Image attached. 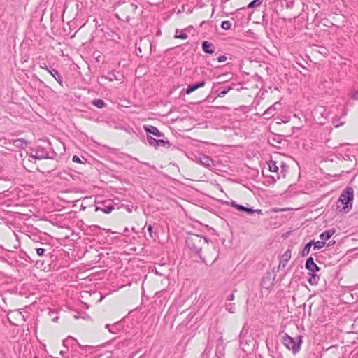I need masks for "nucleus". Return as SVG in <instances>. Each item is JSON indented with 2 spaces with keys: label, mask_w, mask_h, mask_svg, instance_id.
Masks as SVG:
<instances>
[{
  "label": "nucleus",
  "mask_w": 358,
  "mask_h": 358,
  "mask_svg": "<svg viewBox=\"0 0 358 358\" xmlns=\"http://www.w3.org/2000/svg\"><path fill=\"white\" fill-rule=\"evenodd\" d=\"M354 199V190L352 187H346L341 193L337 203V209L341 212L348 213L352 207Z\"/></svg>",
  "instance_id": "f03ea898"
},
{
  "label": "nucleus",
  "mask_w": 358,
  "mask_h": 358,
  "mask_svg": "<svg viewBox=\"0 0 358 358\" xmlns=\"http://www.w3.org/2000/svg\"><path fill=\"white\" fill-rule=\"evenodd\" d=\"M239 344L245 352L253 351L257 345L255 339L253 337L252 331L244 326L239 334Z\"/></svg>",
  "instance_id": "f257e3e1"
},
{
  "label": "nucleus",
  "mask_w": 358,
  "mask_h": 358,
  "mask_svg": "<svg viewBox=\"0 0 358 358\" xmlns=\"http://www.w3.org/2000/svg\"><path fill=\"white\" fill-rule=\"evenodd\" d=\"M13 145L18 148H24L28 145V141L24 138H17L13 141Z\"/></svg>",
  "instance_id": "2eb2a0df"
},
{
  "label": "nucleus",
  "mask_w": 358,
  "mask_h": 358,
  "mask_svg": "<svg viewBox=\"0 0 358 358\" xmlns=\"http://www.w3.org/2000/svg\"><path fill=\"white\" fill-rule=\"evenodd\" d=\"M34 358H36V357H34Z\"/></svg>",
  "instance_id": "864d4df0"
},
{
  "label": "nucleus",
  "mask_w": 358,
  "mask_h": 358,
  "mask_svg": "<svg viewBox=\"0 0 358 358\" xmlns=\"http://www.w3.org/2000/svg\"><path fill=\"white\" fill-rule=\"evenodd\" d=\"M68 340H69V339L67 338V339H65V340L63 341V345H64V346H66V345H67V342H68Z\"/></svg>",
  "instance_id": "49530a36"
},
{
  "label": "nucleus",
  "mask_w": 358,
  "mask_h": 358,
  "mask_svg": "<svg viewBox=\"0 0 358 358\" xmlns=\"http://www.w3.org/2000/svg\"><path fill=\"white\" fill-rule=\"evenodd\" d=\"M57 156V153L52 152V155H50L45 148L42 146H37L36 148H32L29 157L34 159H53Z\"/></svg>",
  "instance_id": "7ed1b4c3"
},
{
  "label": "nucleus",
  "mask_w": 358,
  "mask_h": 358,
  "mask_svg": "<svg viewBox=\"0 0 358 358\" xmlns=\"http://www.w3.org/2000/svg\"><path fill=\"white\" fill-rule=\"evenodd\" d=\"M48 71L61 86H63L62 76L57 70L51 68L50 69H48Z\"/></svg>",
  "instance_id": "ddd939ff"
},
{
  "label": "nucleus",
  "mask_w": 358,
  "mask_h": 358,
  "mask_svg": "<svg viewBox=\"0 0 358 358\" xmlns=\"http://www.w3.org/2000/svg\"><path fill=\"white\" fill-rule=\"evenodd\" d=\"M146 139H147L148 144L150 146H152L155 148L157 139H155L154 137L151 136L150 135H147Z\"/></svg>",
  "instance_id": "b1692460"
},
{
  "label": "nucleus",
  "mask_w": 358,
  "mask_h": 358,
  "mask_svg": "<svg viewBox=\"0 0 358 358\" xmlns=\"http://www.w3.org/2000/svg\"><path fill=\"white\" fill-rule=\"evenodd\" d=\"M205 243H208L207 239L196 234H189L186 238L187 246H196V244L203 245Z\"/></svg>",
  "instance_id": "20e7f679"
},
{
  "label": "nucleus",
  "mask_w": 358,
  "mask_h": 358,
  "mask_svg": "<svg viewBox=\"0 0 358 358\" xmlns=\"http://www.w3.org/2000/svg\"><path fill=\"white\" fill-rule=\"evenodd\" d=\"M283 344L289 349L292 350L294 353L299 352L300 349V343L294 341V338L285 334L282 338Z\"/></svg>",
  "instance_id": "39448f33"
},
{
  "label": "nucleus",
  "mask_w": 358,
  "mask_h": 358,
  "mask_svg": "<svg viewBox=\"0 0 358 358\" xmlns=\"http://www.w3.org/2000/svg\"><path fill=\"white\" fill-rule=\"evenodd\" d=\"M234 298H235L234 294L231 293L227 296V300L229 301H232L233 300H234Z\"/></svg>",
  "instance_id": "4c0bfd02"
},
{
  "label": "nucleus",
  "mask_w": 358,
  "mask_h": 358,
  "mask_svg": "<svg viewBox=\"0 0 358 358\" xmlns=\"http://www.w3.org/2000/svg\"><path fill=\"white\" fill-rule=\"evenodd\" d=\"M114 209V206L110 200H106L96 206L95 211H102L104 213H110Z\"/></svg>",
  "instance_id": "423d86ee"
},
{
  "label": "nucleus",
  "mask_w": 358,
  "mask_h": 358,
  "mask_svg": "<svg viewBox=\"0 0 358 358\" xmlns=\"http://www.w3.org/2000/svg\"><path fill=\"white\" fill-rule=\"evenodd\" d=\"M231 90V87L230 86H224L222 90H220L217 94V97L222 98L224 97L230 90Z\"/></svg>",
  "instance_id": "412c9836"
},
{
  "label": "nucleus",
  "mask_w": 358,
  "mask_h": 358,
  "mask_svg": "<svg viewBox=\"0 0 358 358\" xmlns=\"http://www.w3.org/2000/svg\"><path fill=\"white\" fill-rule=\"evenodd\" d=\"M171 145V144L169 141H165L164 139H157L155 148L157 149L159 147L162 146H167V148H169Z\"/></svg>",
  "instance_id": "6ab92c4d"
},
{
  "label": "nucleus",
  "mask_w": 358,
  "mask_h": 358,
  "mask_svg": "<svg viewBox=\"0 0 358 358\" xmlns=\"http://www.w3.org/2000/svg\"><path fill=\"white\" fill-rule=\"evenodd\" d=\"M215 358H222V357H215Z\"/></svg>",
  "instance_id": "603ef678"
},
{
  "label": "nucleus",
  "mask_w": 358,
  "mask_h": 358,
  "mask_svg": "<svg viewBox=\"0 0 358 358\" xmlns=\"http://www.w3.org/2000/svg\"><path fill=\"white\" fill-rule=\"evenodd\" d=\"M324 245H325V243L322 240L317 241L316 242L315 241V243H314V246H324Z\"/></svg>",
  "instance_id": "473e14b6"
},
{
  "label": "nucleus",
  "mask_w": 358,
  "mask_h": 358,
  "mask_svg": "<svg viewBox=\"0 0 358 358\" xmlns=\"http://www.w3.org/2000/svg\"><path fill=\"white\" fill-rule=\"evenodd\" d=\"M255 213H257L258 214H262V210L260 209L254 210Z\"/></svg>",
  "instance_id": "37998d69"
},
{
  "label": "nucleus",
  "mask_w": 358,
  "mask_h": 358,
  "mask_svg": "<svg viewBox=\"0 0 358 358\" xmlns=\"http://www.w3.org/2000/svg\"><path fill=\"white\" fill-rule=\"evenodd\" d=\"M334 122H336V121L334 120ZM336 122L338 123L337 124H336V127H338L340 125H343L344 124V122H339V121H336Z\"/></svg>",
  "instance_id": "a18cd8bd"
},
{
  "label": "nucleus",
  "mask_w": 358,
  "mask_h": 358,
  "mask_svg": "<svg viewBox=\"0 0 358 358\" xmlns=\"http://www.w3.org/2000/svg\"><path fill=\"white\" fill-rule=\"evenodd\" d=\"M224 307H225V310L229 312V313H234L236 312V306H235V303H231V302H229V303H226L224 304Z\"/></svg>",
  "instance_id": "a211bd4d"
},
{
  "label": "nucleus",
  "mask_w": 358,
  "mask_h": 358,
  "mask_svg": "<svg viewBox=\"0 0 358 358\" xmlns=\"http://www.w3.org/2000/svg\"><path fill=\"white\" fill-rule=\"evenodd\" d=\"M289 232H287V233L283 235V236H284V237H287V236H289Z\"/></svg>",
  "instance_id": "09e8293b"
},
{
  "label": "nucleus",
  "mask_w": 358,
  "mask_h": 358,
  "mask_svg": "<svg viewBox=\"0 0 358 358\" xmlns=\"http://www.w3.org/2000/svg\"><path fill=\"white\" fill-rule=\"evenodd\" d=\"M350 96L354 100H358V92H357V91L352 92Z\"/></svg>",
  "instance_id": "7c9ffc66"
},
{
  "label": "nucleus",
  "mask_w": 358,
  "mask_h": 358,
  "mask_svg": "<svg viewBox=\"0 0 358 358\" xmlns=\"http://www.w3.org/2000/svg\"><path fill=\"white\" fill-rule=\"evenodd\" d=\"M272 141L273 143H276L277 144H280L282 142V136L277 135L272 138Z\"/></svg>",
  "instance_id": "c85d7f7f"
},
{
  "label": "nucleus",
  "mask_w": 358,
  "mask_h": 358,
  "mask_svg": "<svg viewBox=\"0 0 358 358\" xmlns=\"http://www.w3.org/2000/svg\"><path fill=\"white\" fill-rule=\"evenodd\" d=\"M127 9H134V5L132 3L129 2L124 5Z\"/></svg>",
  "instance_id": "e433bc0d"
},
{
  "label": "nucleus",
  "mask_w": 358,
  "mask_h": 358,
  "mask_svg": "<svg viewBox=\"0 0 358 358\" xmlns=\"http://www.w3.org/2000/svg\"><path fill=\"white\" fill-rule=\"evenodd\" d=\"M147 229H148V231L149 232L150 236L152 237V226L151 224H149L148 226Z\"/></svg>",
  "instance_id": "58836bf2"
},
{
  "label": "nucleus",
  "mask_w": 358,
  "mask_h": 358,
  "mask_svg": "<svg viewBox=\"0 0 358 358\" xmlns=\"http://www.w3.org/2000/svg\"><path fill=\"white\" fill-rule=\"evenodd\" d=\"M318 280L319 278L317 275H312L308 281L310 285H316L317 284Z\"/></svg>",
  "instance_id": "cd10ccee"
},
{
  "label": "nucleus",
  "mask_w": 358,
  "mask_h": 358,
  "mask_svg": "<svg viewBox=\"0 0 358 358\" xmlns=\"http://www.w3.org/2000/svg\"><path fill=\"white\" fill-rule=\"evenodd\" d=\"M310 248H304L303 250L302 251V255L304 256L306 255H308L309 253Z\"/></svg>",
  "instance_id": "ea45409f"
},
{
  "label": "nucleus",
  "mask_w": 358,
  "mask_h": 358,
  "mask_svg": "<svg viewBox=\"0 0 358 358\" xmlns=\"http://www.w3.org/2000/svg\"><path fill=\"white\" fill-rule=\"evenodd\" d=\"M236 209L241 212H245L248 214H252L255 213L254 209L251 208H248L242 205H239V206H236Z\"/></svg>",
  "instance_id": "f3484780"
},
{
  "label": "nucleus",
  "mask_w": 358,
  "mask_h": 358,
  "mask_svg": "<svg viewBox=\"0 0 358 358\" xmlns=\"http://www.w3.org/2000/svg\"><path fill=\"white\" fill-rule=\"evenodd\" d=\"M44 251H45V250L43 248H38L36 249L37 254L39 256H42L44 253Z\"/></svg>",
  "instance_id": "72a5a7b5"
},
{
  "label": "nucleus",
  "mask_w": 358,
  "mask_h": 358,
  "mask_svg": "<svg viewBox=\"0 0 358 358\" xmlns=\"http://www.w3.org/2000/svg\"><path fill=\"white\" fill-rule=\"evenodd\" d=\"M274 276L271 273H266L262 278V285L266 289H269L273 284Z\"/></svg>",
  "instance_id": "0eeeda50"
},
{
  "label": "nucleus",
  "mask_w": 358,
  "mask_h": 358,
  "mask_svg": "<svg viewBox=\"0 0 358 358\" xmlns=\"http://www.w3.org/2000/svg\"><path fill=\"white\" fill-rule=\"evenodd\" d=\"M227 60V57L224 55H220L217 57V61L219 62H224Z\"/></svg>",
  "instance_id": "f704fd0d"
},
{
  "label": "nucleus",
  "mask_w": 358,
  "mask_h": 358,
  "mask_svg": "<svg viewBox=\"0 0 358 358\" xmlns=\"http://www.w3.org/2000/svg\"><path fill=\"white\" fill-rule=\"evenodd\" d=\"M143 129L147 134H152L156 137H164V133L161 132L156 127L152 125H144Z\"/></svg>",
  "instance_id": "6e6552de"
},
{
  "label": "nucleus",
  "mask_w": 358,
  "mask_h": 358,
  "mask_svg": "<svg viewBox=\"0 0 358 358\" xmlns=\"http://www.w3.org/2000/svg\"><path fill=\"white\" fill-rule=\"evenodd\" d=\"M201 48L203 51L206 54L212 55L215 51V46L208 41L202 42Z\"/></svg>",
  "instance_id": "1a4fd4ad"
},
{
  "label": "nucleus",
  "mask_w": 358,
  "mask_h": 358,
  "mask_svg": "<svg viewBox=\"0 0 358 358\" xmlns=\"http://www.w3.org/2000/svg\"><path fill=\"white\" fill-rule=\"evenodd\" d=\"M206 85L205 80H201L192 85H188L187 88L185 90V94H189L194 91L196 90L200 87H204Z\"/></svg>",
  "instance_id": "9b49d317"
},
{
  "label": "nucleus",
  "mask_w": 358,
  "mask_h": 358,
  "mask_svg": "<svg viewBox=\"0 0 358 358\" xmlns=\"http://www.w3.org/2000/svg\"><path fill=\"white\" fill-rule=\"evenodd\" d=\"M59 353H60L61 355H64V352L63 350H61Z\"/></svg>",
  "instance_id": "8fccbe9b"
},
{
  "label": "nucleus",
  "mask_w": 358,
  "mask_h": 358,
  "mask_svg": "<svg viewBox=\"0 0 358 358\" xmlns=\"http://www.w3.org/2000/svg\"><path fill=\"white\" fill-rule=\"evenodd\" d=\"M315 241H310L308 243H306L304 246H314Z\"/></svg>",
  "instance_id": "a19ab883"
},
{
  "label": "nucleus",
  "mask_w": 358,
  "mask_h": 358,
  "mask_svg": "<svg viewBox=\"0 0 358 358\" xmlns=\"http://www.w3.org/2000/svg\"><path fill=\"white\" fill-rule=\"evenodd\" d=\"M264 0H253L249 4H248L246 8H254L261 6Z\"/></svg>",
  "instance_id": "aec40b11"
},
{
  "label": "nucleus",
  "mask_w": 358,
  "mask_h": 358,
  "mask_svg": "<svg viewBox=\"0 0 358 358\" xmlns=\"http://www.w3.org/2000/svg\"><path fill=\"white\" fill-rule=\"evenodd\" d=\"M231 27V23L230 21L226 20L222 21L221 23V28L224 30H229Z\"/></svg>",
  "instance_id": "a878e982"
},
{
  "label": "nucleus",
  "mask_w": 358,
  "mask_h": 358,
  "mask_svg": "<svg viewBox=\"0 0 358 358\" xmlns=\"http://www.w3.org/2000/svg\"><path fill=\"white\" fill-rule=\"evenodd\" d=\"M199 162L203 166L208 168L214 166L213 160L210 157L205 155H202L199 157Z\"/></svg>",
  "instance_id": "f8f14e48"
},
{
  "label": "nucleus",
  "mask_w": 358,
  "mask_h": 358,
  "mask_svg": "<svg viewBox=\"0 0 358 358\" xmlns=\"http://www.w3.org/2000/svg\"><path fill=\"white\" fill-rule=\"evenodd\" d=\"M106 78L109 80L110 81L113 80H120V79L117 77L116 74L114 71H110L108 73V75L106 76Z\"/></svg>",
  "instance_id": "393cba45"
},
{
  "label": "nucleus",
  "mask_w": 358,
  "mask_h": 358,
  "mask_svg": "<svg viewBox=\"0 0 358 358\" xmlns=\"http://www.w3.org/2000/svg\"><path fill=\"white\" fill-rule=\"evenodd\" d=\"M106 328H108V329H109V324H107V325L106 326Z\"/></svg>",
  "instance_id": "3c124183"
},
{
  "label": "nucleus",
  "mask_w": 358,
  "mask_h": 358,
  "mask_svg": "<svg viewBox=\"0 0 358 358\" xmlns=\"http://www.w3.org/2000/svg\"><path fill=\"white\" fill-rule=\"evenodd\" d=\"M92 104L98 108H103L106 103L102 99H95L92 101Z\"/></svg>",
  "instance_id": "4be33fe9"
},
{
  "label": "nucleus",
  "mask_w": 358,
  "mask_h": 358,
  "mask_svg": "<svg viewBox=\"0 0 358 358\" xmlns=\"http://www.w3.org/2000/svg\"><path fill=\"white\" fill-rule=\"evenodd\" d=\"M72 161L76 163H83L79 157L77 155L73 156Z\"/></svg>",
  "instance_id": "2f4dec72"
},
{
  "label": "nucleus",
  "mask_w": 358,
  "mask_h": 358,
  "mask_svg": "<svg viewBox=\"0 0 358 358\" xmlns=\"http://www.w3.org/2000/svg\"><path fill=\"white\" fill-rule=\"evenodd\" d=\"M39 66L41 69H45L47 71H48V69H50L52 68V67H50V68L48 67V66L46 65V64L45 62L41 63L39 64Z\"/></svg>",
  "instance_id": "c9c22d12"
},
{
  "label": "nucleus",
  "mask_w": 358,
  "mask_h": 358,
  "mask_svg": "<svg viewBox=\"0 0 358 358\" xmlns=\"http://www.w3.org/2000/svg\"><path fill=\"white\" fill-rule=\"evenodd\" d=\"M347 115V110H344L343 113V116H345Z\"/></svg>",
  "instance_id": "de8ad7c7"
},
{
  "label": "nucleus",
  "mask_w": 358,
  "mask_h": 358,
  "mask_svg": "<svg viewBox=\"0 0 358 358\" xmlns=\"http://www.w3.org/2000/svg\"><path fill=\"white\" fill-rule=\"evenodd\" d=\"M306 267L308 270L315 272L319 270L318 266L315 264L313 259L309 257L306 262Z\"/></svg>",
  "instance_id": "4468645a"
},
{
  "label": "nucleus",
  "mask_w": 358,
  "mask_h": 358,
  "mask_svg": "<svg viewBox=\"0 0 358 358\" xmlns=\"http://www.w3.org/2000/svg\"><path fill=\"white\" fill-rule=\"evenodd\" d=\"M275 106L273 105L271 106V107H269L265 112H264V115H271L273 116V112L275 111Z\"/></svg>",
  "instance_id": "bb28decb"
},
{
  "label": "nucleus",
  "mask_w": 358,
  "mask_h": 358,
  "mask_svg": "<svg viewBox=\"0 0 358 358\" xmlns=\"http://www.w3.org/2000/svg\"><path fill=\"white\" fill-rule=\"evenodd\" d=\"M292 252L289 250H287L284 255L281 257L280 263H279V269L285 268L287 262L291 258Z\"/></svg>",
  "instance_id": "9d476101"
},
{
  "label": "nucleus",
  "mask_w": 358,
  "mask_h": 358,
  "mask_svg": "<svg viewBox=\"0 0 358 358\" xmlns=\"http://www.w3.org/2000/svg\"><path fill=\"white\" fill-rule=\"evenodd\" d=\"M334 232H335L334 229L327 230L320 234V238L323 241H327L331 237V236L334 234Z\"/></svg>",
  "instance_id": "dca6fc26"
},
{
  "label": "nucleus",
  "mask_w": 358,
  "mask_h": 358,
  "mask_svg": "<svg viewBox=\"0 0 358 358\" xmlns=\"http://www.w3.org/2000/svg\"><path fill=\"white\" fill-rule=\"evenodd\" d=\"M175 38H180V39H186L187 38V34L185 33L184 31H181V33L179 35H176Z\"/></svg>",
  "instance_id": "c756f323"
},
{
  "label": "nucleus",
  "mask_w": 358,
  "mask_h": 358,
  "mask_svg": "<svg viewBox=\"0 0 358 358\" xmlns=\"http://www.w3.org/2000/svg\"><path fill=\"white\" fill-rule=\"evenodd\" d=\"M268 166L269 171L271 172H277L278 170V167L276 165V162L273 160H270L268 162Z\"/></svg>",
  "instance_id": "5701e85b"
},
{
  "label": "nucleus",
  "mask_w": 358,
  "mask_h": 358,
  "mask_svg": "<svg viewBox=\"0 0 358 358\" xmlns=\"http://www.w3.org/2000/svg\"><path fill=\"white\" fill-rule=\"evenodd\" d=\"M79 345H80V347L82 349L91 348V347H90V346H88V345L83 346V345H80V344H79Z\"/></svg>",
  "instance_id": "c03bdc74"
},
{
  "label": "nucleus",
  "mask_w": 358,
  "mask_h": 358,
  "mask_svg": "<svg viewBox=\"0 0 358 358\" xmlns=\"http://www.w3.org/2000/svg\"><path fill=\"white\" fill-rule=\"evenodd\" d=\"M231 206L236 208V206H239L240 204H237L234 201H232L231 203Z\"/></svg>",
  "instance_id": "79ce46f5"
}]
</instances>
